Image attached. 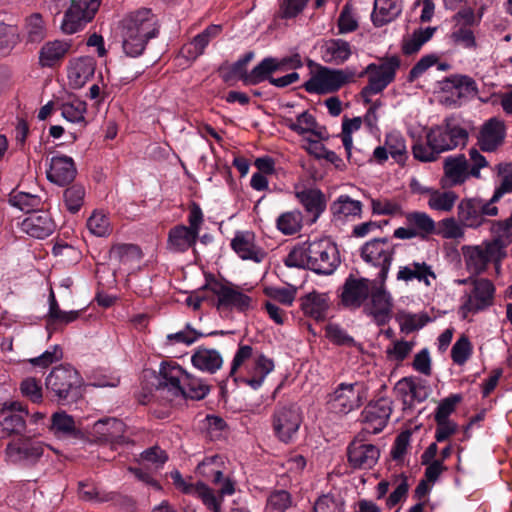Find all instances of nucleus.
<instances>
[{"label": "nucleus", "instance_id": "obj_17", "mask_svg": "<svg viewBox=\"0 0 512 512\" xmlns=\"http://www.w3.org/2000/svg\"><path fill=\"white\" fill-rule=\"evenodd\" d=\"M286 66H289L290 68H299L302 66V60L299 55L283 59L266 57L251 70V72L246 76L245 81L252 85L261 83L265 80L269 81L273 72L283 70Z\"/></svg>", "mask_w": 512, "mask_h": 512}, {"label": "nucleus", "instance_id": "obj_10", "mask_svg": "<svg viewBox=\"0 0 512 512\" xmlns=\"http://www.w3.org/2000/svg\"><path fill=\"white\" fill-rule=\"evenodd\" d=\"M355 72L349 69L336 70L321 68L305 85L311 93H330L338 90L353 78Z\"/></svg>", "mask_w": 512, "mask_h": 512}, {"label": "nucleus", "instance_id": "obj_14", "mask_svg": "<svg viewBox=\"0 0 512 512\" xmlns=\"http://www.w3.org/2000/svg\"><path fill=\"white\" fill-rule=\"evenodd\" d=\"M46 445L31 437H25L6 446L5 455L10 463L37 462L43 455Z\"/></svg>", "mask_w": 512, "mask_h": 512}, {"label": "nucleus", "instance_id": "obj_32", "mask_svg": "<svg viewBox=\"0 0 512 512\" xmlns=\"http://www.w3.org/2000/svg\"><path fill=\"white\" fill-rule=\"evenodd\" d=\"M222 31L221 25H211L207 27L202 33L193 38L192 41L185 44L180 51L181 57L188 61H193L199 57L203 52L209 41L218 36Z\"/></svg>", "mask_w": 512, "mask_h": 512}, {"label": "nucleus", "instance_id": "obj_36", "mask_svg": "<svg viewBox=\"0 0 512 512\" xmlns=\"http://www.w3.org/2000/svg\"><path fill=\"white\" fill-rule=\"evenodd\" d=\"M322 59L327 63L342 64L347 61L351 54V45L343 39H329L321 47Z\"/></svg>", "mask_w": 512, "mask_h": 512}, {"label": "nucleus", "instance_id": "obj_61", "mask_svg": "<svg viewBox=\"0 0 512 512\" xmlns=\"http://www.w3.org/2000/svg\"><path fill=\"white\" fill-rule=\"evenodd\" d=\"M9 202L12 206L30 213L34 209L38 208L41 204V199L37 195L26 193V192H13L10 195Z\"/></svg>", "mask_w": 512, "mask_h": 512}, {"label": "nucleus", "instance_id": "obj_37", "mask_svg": "<svg viewBox=\"0 0 512 512\" xmlns=\"http://www.w3.org/2000/svg\"><path fill=\"white\" fill-rule=\"evenodd\" d=\"M93 431L100 440L120 443L123 439L125 425L118 419L106 418L97 421L93 426Z\"/></svg>", "mask_w": 512, "mask_h": 512}, {"label": "nucleus", "instance_id": "obj_28", "mask_svg": "<svg viewBox=\"0 0 512 512\" xmlns=\"http://www.w3.org/2000/svg\"><path fill=\"white\" fill-rule=\"evenodd\" d=\"M55 225L46 211L30 213L22 222L21 230L34 238H45L54 231Z\"/></svg>", "mask_w": 512, "mask_h": 512}, {"label": "nucleus", "instance_id": "obj_21", "mask_svg": "<svg viewBox=\"0 0 512 512\" xmlns=\"http://www.w3.org/2000/svg\"><path fill=\"white\" fill-rule=\"evenodd\" d=\"M122 28L152 38L158 34L157 18L150 9L146 8L128 14L122 22Z\"/></svg>", "mask_w": 512, "mask_h": 512}, {"label": "nucleus", "instance_id": "obj_56", "mask_svg": "<svg viewBox=\"0 0 512 512\" xmlns=\"http://www.w3.org/2000/svg\"><path fill=\"white\" fill-rule=\"evenodd\" d=\"M87 228L91 234L97 237H105L112 232V227L107 215L98 210L94 211L88 218Z\"/></svg>", "mask_w": 512, "mask_h": 512}, {"label": "nucleus", "instance_id": "obj_60", "mask_svg": "<svg viewBox=\"0 0 512 512\" xmlns=\"http://www.w3.org/2000/svg\"><path fill=\"white\" fill-rule=\"evenodd\" d=\"M182 387L183 392H181L180 396L194 400L203 399L209 391L208 386L204 384L201 379L193 377L188 373Z\"/></svg>", "mask_w": 512, "mask_h": 512}, {"label": "nucleus", "instance_id": "obj_40", "mask_svg": "<svg viewBox=\"0 0 512 512\" xmlns=\"http://www.w3.org/2000/svg\"><path fill=\"white\" fill-rule=\"evenodd\" d=\"M384 141L391 158L400 166H404L409 158L404 135L400 131L392 130L385 135Z\"/></svg>", "mask_w": 512, "mask_h": 512}, {"label": "nucleus", "instance_id": "obj_8", "mask_svg": "<svg viewBox=\"0 0 512 512\" xmlns=\"http://www.w3.org/2000/svg\"><path fill=\"white\" fill-rule=\"evenodd\" d=\"M498 214V208L489 200L478 198L462 199L457 206L458 220L466 228L477 229L485 223V217Z\"/></svg>", "mask_w": 512, "mask_h": 512}, {"label": "nucleus", "instance_id": "obj_58", "mask_svg": "<svg viewBox=\"0 0 512 512\" xmlns=\"http://www.w3.org/2000/svg\"><path fill=\"white\" fill-rule=\"evenodd\" d=\"M345 503L339 494H325L320 496L313 507L314 512H344Z\"/></svg>", "mask_w": 512, "mask_h": 512}, {"label": "nucleus", "instance_id": "obj_5", "mask_svg": "<svg viewBox=\"0 0 512 512\" xmlns=\"http://www.w3.org/2000/svg\"><path fill=\"white\" fill-rule=\"evenodd\" d=\"M395 247L388 238H375L361 247V258L378 269V280L385 282L394 258Z\"/></svg>", "mask_w": 512, "mask_h": 512}, {"label": "nucleus", "instance_id": "obj_55", "mask_svg": "<svg viewBox=\"0 0 512 512\" xmlns=\"http://www.w3.org/2000/svg\"><path fill=\"white\" fill-rule=\"evenodd\" d=\"M278 229L285 235H293L302 227V214L298 210L281 214L277 219Z\"/></svg>", "mask_w": 512, "mask_h": 512}, {"label": "nucleus", "instance_id": "obj_11", "mask_svg": "<svg viewBox=\"0 0 512 512\" xmlns=\"http://www.w3.org/2000/svg\"><path fill=\"white\" fill-rule=\"evenodd\" d=\"M302 423L299 408L291 405L278 408L274 413L273 428L280 441L291 442Z\"/></svg>", "mask_w": 512, "mask_h": 512}, {"label": "nucleus", "instance_id": "obj_13", "mask_svg": "<svg viewBox=\"0 0 512 512\" xmlns=\"http://www.w3.org/2000/svg\"><path fill=\"white\" fill-rule=\"evenodd\" d=\"M379 280V285L370 289V302L365 303L364 312L373 317L378 324H385L389 321L393 308V299L384 285Z\"/></svg>", "mask_w": 512, "mask_h": 512}, {"label": "nucleus", "instance_id": "obj_50", "mask_svg": "<svg viewBox=\"0 0 512 512\" xmlns=\"http://www.w3.org/2000/svg\"><path fill=\"white\" fill-rule=\"evenodd\" d=\"M457 199L458 195L453 191L432 189L427 205L431 210L437 212H449L455 206Z\"/></svg>", "mask_w": 512, "mask_h": 512}, {"label": "nucleus", "instance_id": "obj_31", "mask_svg": "<svg viewBox=\"0 0 512 512\" xmlns=\"http://www.w3.org/2000/svg\"><path fill=\"white\" fill-rule=\"evenodd\" d=\"M80 311H64L61 310L56 300L53 290L50 291L49 295V309L45 316L46 318V329L49 333V337L53 332L58 330L60 326L67 325L74 322L79 318Z\"/></svg>", "mask_w": 512, "mask_h": 512}, {"label": "nucleus", "instance_id": "obj_53", "mask_svg": "<svg viewBox=\"0 0 512 512\" xmlns=\"http://www.w3.org/2000/svg\"><path fill=\"white\" fill-rule=\"evenodd\" d=\"M78 496L86 502L102 503L112 500L111 493H104L97 489L89 480L80 481L78 484Z\"/></svg>", "mask_w": 512, "mask_h": 512}, {"label": "nucleus", "instance_id": "obj_9", "mask_svg": "<svg viewBox=\"0 0 512 512\" xmlns=\"http://www.w3.org/2000/svg\"><path fill=\"white\" fill-rule=\"evenodd\" d=\"M405 225L393 232V237L399 240L414 238L427 239L436 232V223L426 212L412 211L404 214Z\"/></svg>", "mask_w": 512, "mask_h": 512}, {"label": "nucleus", "instance_id": "obj_16", "mask_svg": "<svg viewBox=\"0 0 512 512\" xmlns=\"http://www.w3.org/2000/svg\"><path fill=\"white\" fill-rule=\"evenodd\" d=\"M231 248L244 261L262 262L266 257L265 250L257 242L252 231H237L231 239Z\"/></svg>", "mask_w": 512, "mask_h": 512}, {"label": "nucleus", "instance_id": "obj_42", "mask_svg": "<svg viewBox=\"0 0 512 512\" xmlns=\"http://www.w3.org/2000/svg\"><path fill=\"white\" fill-rule=\"evenodd\" d=\"M396 389L406 397H409V402H423L430 394V387L425 382L412 378H403L398 381ZM405 402H408V400L405 399Z\"/></svg>", "mask_w": 512, "mask_h": 512}, {"label": "nucleus", "instance_id": "obj_19", "mask_svg": "<svg viewBox=\"0 0 512 512\" xmlns=\"http://www.w3.org/2000/svg\"><path fill=\"white\" fill-rule=\"evenodd\" d=\"M391 411L387 399H379L369 403L362 412L363 430L369 434L381 432L387 425Z\"/></svg>", "mask_w": 512, "mask_h": 512}, {"label": "nucleus", "instance_id": "obj_54", "mask_svg": "<svg viewBox=\"0 0 512 512\" xmlns=\"http://www.w3.org/2000/svg\"><path fill=\"white\" fill-rule=\"evenodd\" d=\"M223 469L224 462L222 456L220 455L206 457L199 465L200 473L215 483H219L221 481Z\"/></svg>", "mask_w": 512, "mask_h": 512}, {"label": "nucleus", "instance_id": "obj_26", "mask_svg": "<svg viewBox=\"0 0 512 512\" xmlns=\"http://www.w3.org/2000/svg\"><path fill=\"white\" fill-rule=\"evenodd\" d=\"M95 67L92 57L83 56L70 60L67 67L69 85L74 89L82 88L94 75Z\"/></svg>", "mask_w": 512, "mask_h": 512}, {"label": "nucleus", "instance_id": "obj_64", "mask_svg": "<svg viewBox=\"0 0 512 512\" xmlns=\"http://www.w3.org/2000/svg\"><path fill=\"white\" fill-rule=\"evenodd\" d=\"M291 504L290 494L285 490H277L269 495L266 509L268 512H285Z\"/></svg>", "mask_w": 512, "mask_h": 512}, {"label": "nucleus", "instance_id": "obj_7", "mask_svg": "<svg viewBox=\"0 0 512 512\" xmlns=\"http://www.w3.org/2000/svg\"><path fill=\"white\" fill-rule=\"evenodd\" d=\"M400 66V60L396 56L385 59L379 65L369 64L365 71L369 73V83L361 91V95L366 103L370 102L369 97L383 91L395 78L397 69Z\"/></svg>", "mask_w": 512, "mask_h": 512}, {"label": "nucleus", "instance_id": "obj_27", "mask_svg": "<svg viewBox=\"0 0 512 512\" xmlns=\"http://www.w3.org/2000/svg\"><path fill=\"white\" fill-rule=\"evenodd\" d=\"M159 385L173 396H180L187 373L176 363H163L159 372Z\"/></svg>", "mask_w": 512, "mask_h": 512}, {"label": "nucleus", "instance_id": "obj_20", "mask_svg": "<svg viewBox=\"0 0 512 512\" xmlns=\"http://www.w3.org/2000/svg\"><path fill=\"white\" fill-rule=\"evenodd\" d=\"M24 415L28 410L19 401L3 403L0 408V425L8 435H19L26 428Z\"/></svg>", "mask_w": 512, "mask_h": 512}, {"label": "nucleus", "instance_id": "obj_45", "mask_svg": "<svg viewBox=\"0 0 512 512\" xmlns=\"http://www.w3.org/2000/svg\"><path fill=\"white\" fill-rule=\"evenodd\" d=\"M285 125L299 135L311 134L317 137L321 133L317 131V121L315 117L308 111H304L297 115L296 119L286 118Z\"/></svg>", "mask_w": 512, "mask_h": 512}, {"label": "nucleus", "instance_id": "obj_1", "mask_svg": "<svg viewBox=\"0 0 512 512\" xmlns=\"http://www.w3.org/2000/svg\"><path fill=\"white\" fill-rule=\"evenodd\" d=\"M288 267L305 268L317 274L330 275L340 264L337 246L322 238L294 247L285 259Z\"/></svg>", "mask_w": 512, "mask_h": 512}, {"label": "nucleus", "instance_id": "obj_41", "mask_svg": "<svg viewBox=\"0 0 512 512\" xmlns=\"http://www.w3.org/2000/svg\"><path fill=\"white\" fill-rule=\"evenodd\" d=\"M296 197L312 216L313 221L317 220L325 210L324 195L317 189H305L296 193Z\"/></svg>", "mask_w": 512, "mask_h": 512}, {"label": "nucleus", "instance_id": "obj_51", "mask_svg": "<svg viewBox=\"0 0 512 512\" xmlns=\"http://www.w3.org/2000/svg\"><path fill=\"white\" fill-rule=\"evenodd\" d=\"M140 249L133 244H117L110 250V259L119 264L130 265L141 260Z\"/></svg>", "mask_w": 512, "mask_h": 512}, {"label": "nucleus", "instance_id": "obj_6", "mask_svg": "<svg viewBox=\"0 0 512 512\" xmlns=\"http://www.w3.org/2000/svg\"><path fill=\"white\" fill-rule=\"evenodd\" d=\"M366 399V389L360 382L340 383L328 395L327 405L331 412L346 415L358 409Z\"/></svg>", "mask_w": 512, "mask_h": 512}, {"label": "nucleus", "instance_id": "obj_4", "mask_svg": "<svg viewBox=\"0 0 512 512\" xmlns=\"http://www.w3.org/2000/svg\"><path fill=\"white\" fill-rule=\"evenodd\" d=\"M496 287L494 283L482 277H476L471 289L461 297L460 313L463 318L486 310L494 304Z\"/></svg>", "mask_w": 512, "mask_h": 512}, {"label": "nucleus", "instance_id": "obj_46", "mask_svg": "<svg viewBox=\"0 0 512 512\" xmlns=\"http://www.w3.org/2000/svg\"><path fill=\"white\" fill-rule=\"evenodd\" d=\"M121 42L123 52L129 57L140 56L152 37L139 35L121 28Z\"/></svg>", "mask_w": 512, "mask_h": 512}, {"label": "nucleus", "instance_id": "obj_30", "mask_svg": "<svg viewBox=\"0 0 512 512\" xmlns=\"http://www.w3.org/2000/svg\"><path fill=\"white\" fill-rule=\"evenodd\" d=\"M435 279L436 274L432 266L424 261H413L405 266H400L397 272V280L404 282L417 280L426 287H430Z\"/></svg>", "mask_w": 512, "mask_h": 512}, {"label": "nucleus", "instance_id": "obj_33", "mask_svg": "<svg viewBox=\"0 0 512 512\" xmlns=\"http://www.w3.org/2000/svg\"><path fill=\"white\" fill-rule=\"evenodd\" d=\"M300 301L301 310L306 316L316 321L326 319L329 309V298L325 293L313 291L303 296Z\"/></svg>", "mask_w": 512, "mask_h": 512}, {"label": "nucleus", "instance_id": "obj_48", "mask_svg": "<svg viewBox=\"0 0 512 512\" xmlns=\"http://www.w3.org/2000/svg\"><path fill=\"white\" fill-rule=\"evenodd\" d=\"M24 38L29 43H38L46 36V24L40 13H32L25 18Z\"/></svg>", "mask_w": 512, "mask_h": 512}, {"label": "nucleus", "instance_id": "obj_57", "mask_svg": "<svg viewBox=\"0 0 512 512\" xmlns=\"http://www.w3.org/2000/svg\"><path fill=\"white\" fill-rule=\"evenodd\" d=\"M85 199V189L82 185L75 184L68 187L63 193V202L70 213H77Z\"/></svg>", "mask_w": 512, "mask_h": 512}, {"label": "nucleus", "instance_id": "obj_39", "mask_svg": "<svg viewBox=\"0 0 512 512\" xmlns=\"http://www.w3.org/2000/svg\"><path fill=\"white\" fill-rule=\"evenodd\" d=\"M333 219L336 221H345L350 217L360 216L362 212V203L352 199L348 195H340L330 206Z\"/></svg>", "mask_w": 512, "mask_h": 512}, {"label": "nucleus", "instance_id": "obj_2", "mask_svg": "<svg viewBox=\"0 0 512 512\" xmlns=\"http://www.w3.org/2000/svg\"><path fill=\"white\" fill-rule=\"evenodd\" d=\"M506 244L499 240H484L478 245H464L461 253L466 271L478 277L485 273L490 265L494 263L499 266L506 256Z\"/></svg>", "mask_w": 512, "mask_h": 512}, {"label": "nucleus", "instance_id": "obj_63", "mask_svg": "<svg viewBox=\"0 0 512 512\" xmlns=\"http://www.w3.org/2000/svg\"><path fill=\"white\" fill-rule=\"evenodd\" d=\"M50 430L54 434H73L76 431L74 419L64 411L52 415Z\"/></svg>", "mask_w": 512, "mask_h": 512}, {"label": "nucleus", "instance_id": "obj_52", "mask_svg": "<svg viewBox=\"0 0 512 512\" xmlns=\"http://www.w3.org/2000/svg\"><path fill=\"white\" fill-rule=\"evenodd\" d=\"M465 228V225L454 217L444 218L438 223L437 234L444 239H463Z\"/></svg>", "mask_w": 512, "mask_h": 512}, {"label": "nucleus", "instance_id": "obj_44", "mask_svg": "<svg viewBox=\"0 0 512 512\" xmlns=\"http://www.w3.org/2000/svg\"><path fill=\"white\" fill-rule=\"evenodd\" d=\"M436 27H420L412 34L406 36L402 42V51L405 55H412L420 51L436 32Z\"/></svg>", "mask_w": 512, "mask_h": 512}, {"label": "nucleus", "instance_id": "obj_35", "mask_svg": "<svg viewBox=\"0 0 512 512\" xmlns=\"http://www.w3.org/2000/svg\"><path fill=\"white\" fill-rule=\"evenodd\" d=\"M250 289H245L232 282L226 281L225 287V303L226 310H236L238 312H246L253 307V300L249 296Z\"/></svg>", "mask_w": 512, "mask_h": 512}, {"label": "nucleus", "instance_id": "obj_24", "mask_svg": "<svg viewBox=\"0 0 512 512\" xmlns=\"http://www.w3.org/2000/svg\"><path fill=\"white\" fill-rule=\"evenodd\" d=\"M378 458V448L359 438H356L348 447V461L353 468H371L376 464Z\"/></svg>", "mask_w": 512, "mask_h": 512}, {"label": "nucleus", "instance_id": "obj_22", "mask_svg": "<svg viewBox=\"0 0 512 512\" xmlns=\"http://www.w3.org/2000/svg\"><path fill=\"white\" fill-rule=\"evenodd\" d=\"M505 136V122L500 118L492 117L483 123L478 144L483 151L493 152L503 143Z\"/></svg>", "mask_w": 512, "mask_h": 512}, {"label": "nucleus", "instance_id": "obj_18", "mask_svg": "<svg viewBox=\"0 0 512 512\" xmlns=\"http://www.w3.org/2000/svg\"><path fill=\"white\" fill-rule=\"evenodd\" d=\"M370 283V280L366 278L348 277L341 291L342 305L351 310L364 307V302L370 293Z\"/></svg>", "mask_w": 512, "mask_h": 512}, {"label": "nucleus", "instance_id": "obj_3", "mask_svg": "<svg viewBox=\"0 0 512 512\" xmlns=\"http://www.w3.org/2000/svg\"><path fill=\"white\" fill-rule=\"evenodd\" d=\"M440 153L464 146L468 140V132L459 118L447 117L442 125L432 127L426 134Z\"/></svg>", "mask_w": 512, "mask_h": 512}, {"label": "nucleus", "instance_id": "obj_34", "mask_svg": "<svg viewBox=\"0 0 512 512\" xmlns=\"http://www.w3.org/2000/svg\"><path fill=\"white\" fill-rule=\"evenodd\" d=\"M199 234L185 225H176L168 233L167 248L172 252L183 253L192 248Z\"/></svg>", "mask_w": 512, "mask_h": 512}, {"label": "nucleus", "instance_id": "obj_43", "mask_svg": "<svg viewBox=\"0 0 512 512\" xmlns=\"http://www.w3.org/2000/svg\"><path fill=\"white\" fill-rule=\"evenodd\" d=\"M444 170L446 177L453 185L461 184L471 176L469 162L463 155L447 158Z\"/></svg>", "mask_w": 512, "mask_h": 512}, {"label": "nucleus", "instance_id": "obj_12", "mask_svg": "<svg viewBox=\"0 0 512 512\" xmlns=\"http://www.w3.org/2000/svg\"><path fill=\"white\" fill-rule=\"evenodd\" d=\"M167 459L168 457L164 450L160 449L159 447H152L145 450L141 454L139 459V464L141 467H130L129 471L144 484L155 489H160V485L152 477L151 472L147 469L157 470L167 461Z\"/></svg>", "mask_w": 512, "mask_h": 512}, {"label": "nucleus", "instance_id": "obj_49", "mask_svg": "<svg viewBox=\"0 0 512 512\" xmlns=\"http://www.w3.org/2000/svg\"><path fill=\"white\" fill-rule=\"evenodd\" d=\"M274 369V362L265 355H260L255 360V364L250 372V377L246 379V383L253 389L262 386L264 380Z\"/></svg>", "mask_w": 512, "mask_h": 512}, {"label": "nucleus", "instance_id": "obj_38", "mask_svg": "<svg viewBox=\"0 0 512 512\" xmlns=\"http://www.w3.org/2000/svg\"><path fill=\"white\" fill-rule=\"evenodd\" d=\"M400 12V0H374L371 19L375 26L381 27L393 21Z\"/></svg>", "mask_w": 512, "mask_h": 512}, {"label": "nucleus", "instance_id": "obj_47", "mask_svg": "<svg viewBox=\"0 0 512 512\" xmlns=\"http://www.w3.org/2000/svg\"><path fill=\"white\" fill-rule=\"evenodd\" d=\"M192 364L199 370L215 372L222 365V357L219 352L212 349H199L192 358Z\"/></svg>", "mask_w": 512, "mask_h": 512}, {"label": "nucleus", "instance_id": "obj_62", "mask_svg": "<svg viewBox=\"0 0 512 512\" xmlns=\"http://www.w3.org/2000/svg\"><path fill=\"white\" fill-rule=\"evenodd\" d=\"M472 352L473 347L469 338L462 335L452 346L451 358L456 365L462 366L470 359Z\"/></svg>", "mask_w": 512, "mask_h": 512}, {"label": "nucleus", "instance_id": "obj_23", "mask_svg": "<svg viewBox=\"0 0 512 512\" xmlns=\"http://www.w3.org/2000/svg\"><path fill=\"white\" fill-rule=\"evenodd\" d=\"M171 477L175 486L182 492L201 499L203 504L213 512H220V502L213 491L204 483H187L178 471L172 472Z\"/></svg>", "mask_w": 512, "mask_h": 512}, {"label": "nucleus", "instance_id": "obj_29", "mask_svg": "<svg viewBox=\"0 0 512 512\" xmlns=\"http://www.w3.org/2000/svg\"><path fill=\"white\" fill-rule=\"evenodd\" d=\"M71 49V43L67 40L47 41L39 50V65L43 68L58 66Z\"/></svg>", "mask_w": 512, "mask_h": 512}, {"label": "nucleus", "instance_id": "obj_59", "mask_svg": "<svg viewBox=\"0 0 512 512\" xmlns=\"http://www.w3.org/2000/svg\"><path fill=\"white\" fill-rule=\"evenodd\" d=\"M86 103L80 99H71L62 104L61 114L69 122L80 123L84 121Z\"/></svg>", "mask_w": 512, "mask_h": 512}, {"label": "nucleus", "instance_id": "obj_15", "mask_svg": "<svg viewBox=\"0 0 512 512\" xmlns=\"http://www.w3.org/2000/svg\"><path fill=\"white\" fill-rule=\"evenodd\" d=\"M81 385V377L70 366L54 368L46 378V386L58 399H66L69 392Z\"/></svg>", "mask_w": 512, "mask_h": 512}, {"label": "nucleus", "instance_id": "obj_25", "mask_svg": "<svg viewBox=\"0 0 512 512\" xmlns=\"http://www.w3.org/2000/svg\"><path fill=\"white\" fill-rule=\"evenodd\" d=\"M76 173L74 160L66 155L53 156L46 171L48 180L60 186L73 181Z\"/></svg>", "mask_w": 512, "mask_h": 512}]
</instances>
